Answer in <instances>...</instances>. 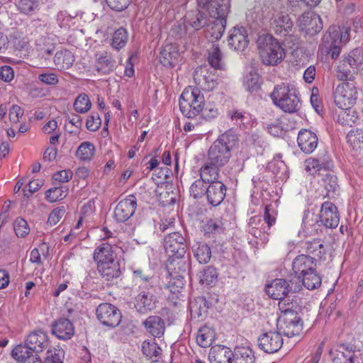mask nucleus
I'll list each match as a JSON object with an SVG mask.
<instances>
[{
    "mask_svg": "<svg viewBox=\"0 0 363 363\" xmlns=\"http://www.w3.org/2000/svg\"><path fill=\"white\" fill-rule=\"evenodd\" d=\"M164 246L169 255L167 268L170 277L167 289L169 294L167 301L174 307L180 305L182 296V235L178 232L168 234L164 238Z\"/></svg>",
    "mask_w": 363,
    "mask_h": 363,
    "instance_id": "1",
    "label": "nucleus"
},
{
    "mask_svg": "<svg viewBox=\"0 0 363 363\" xmlns=\"http://www.w3.org/2000/svg\"><path fill=\"white\" fill-rule=\"evenodd\" d=\"M203 96L200 95L197 88L188 86L183 91V115L192 118L200 111L206 120H212L219 115V111L213 104H206L203 108Z\"/></svg>",
    "mask_w": 363,
    "mask_h": 363,
    "instance_id": "2",
    "label": "nucleus"
},
{
    "mask_svg": "<svg viewBox=\"0 0 363 363\" xmlns=\"http://www.w3.org/2000/svg\"><path fill=\"white\" fill-rule=\"evenodd\" d=\"M238 142L237 135L231 131L220 135L210 147L208 152L209 163L224 166L231 157V150Z\"/></svg>",
    "mask_w": 363,
    "mask_h": 363,
    "instance_id": "3",
    "label": "nucleus"
},
{
    "mask_svg": "<svg viewBox=\"0 0 363 363\" xmlns=\"http://www.w3.org/2000/svg\"><path fill=\"white\" fill-rule=\"evenodd\" d=\"M257 44L259 58L264 65L276 66L284 60V49L272 35L259 36Z\"/></svg>",
    "mask_w": 363,
    "mask_h": 363,
    "instance_id": "4",
    "label": "nucleus"
},
{
    "mask_svg": "<svg viewBox=\"0 0 363 363\" xmlns=\"http://www.w3.org/2000/svg\"><path fill=\"white\" fill-rule=\"evenodd\" d=\"M271 98L274 104L285 112H296L301 106L296 89L284 83L274 87Z\"/></svg>",
    "mask_w": 363,
    "mask_h": 363,
    "instance_id": "5",
    "label": "nucleus"
},
{
    "mask_svg": "<svg viewBox=\"0 0 363 363\" xmlns=\"http://www.w3.org/2000/svg\"><path fill=\"white\" fill-rule=\"evenodd\" d=\"M341 28L337 26H330L323 36L322 43L319 50L325 55H330L333 59H336L341 51Z\"/></svg>",
    "mask_w": 363,
    "mask_h": 363,
    "instance_id": "6",
    "label": "nucleus"
},
{
    "mask_svg": "<svg viewBox=\"0 0 363 363\" xmlns=\"http://www.w3.org/2000/svg\"><path fill=\"white\" fill-rule=\"evenodd\" d=\"M357 90L353 82L339 84L334 92L335 103L339 108L350 107L355 103Z\"/></svg>",
    "mask_w": 363,
    "mask_h": 363,
    "instance_id": "7",
    "label": "nucleus"
},
{
    "mask_svg": "<svg viewBox=\"0 0 363 363\" xmlns=\"http://www.w3.org/2000/svg\"><path fill=\"white\" fill-rule=\"evenodd\" d=\"M96 314L101 323L108 328L118 326L122 318L120 310L108 303H101L96 308Z\"/></svg>",
    "mask_w": 363,
    "mask_h": 363,
    "instance_id": "8",
    "label": "nucleus"
},
{
    "mask_svg": "<svg viewBox=\"0 0 363 363\" xmlns=\"http://www.w3.org/2000/svg\"><path fill=\"white\" fill-rule=\"evenodd\" d=\"M357 51H360V48L353 50L339 62L337 67V77L340 80H350L353 74L359 72L361 63L355 62L357 57L354 56Z\"/></svg>",
    "mask_w": 363,
    "mask_h": 363,
    "instance_id": "9",
    "label": "nucleus"
},
{
    "mask_svg": "<svg viewBox=\"0 0 363 363\" xmlns=\"http://www.w3.org/2000/svg\"><path fill=\"white\" fill-rule=\"evenodd\" d=\"M294 282L289 283L282 279H277L266 286V293L273 299L281 300L286 296L289 292L299 290V286H293Z\"/></svg>",
    "mask_w": 363,
    "mask_h": 363,
    "instance_id": "10",
    "label": "nucleus"
},
{
    "mask_svg": "<svg viewBox=\"0 0 363 363\" xmlns=\"http://www.w3.org/2000/svg\"><path fill=\"white\" fill-rule=\"evenodd\" d=\"M260 350L266 353L278 352L283 345V338L278 331H269L261 335L257 340Z\"/></svg>",
    "mask_w": 363,
    "mask_h": 363,
    "instance_id": "11",
    "label": "nucleus"
},
{
    "mask_svg": "<svg viewBox=\"0 0 363 363\" xmlns=\"http://www.w3.org/2000/svg\"><path fill=\"white\" fill-rule=\"evenodd\" d=\"M194 82L205 91H212L218 84V77L206 67H198L193 74Z\"/></svg>",
    "mask_w": 363,
    "mask_h": 363,
    "instance_id": "12",
    "label": "nucleus"
},
{
    "mask_svg": "<svg viewBox=\"0 0 363 363\" xmlns=\"http://www.w3.org/2000/svg\"><path fill=\"white\" fill-rule=\"evenodd\" d=\"M137 208L136 197L131 194L121 200L114 209V218L118 222H125L130 218Z\"/></svg>",
    "mask_w": 363,
    "mask_h": 363,
    "instance_id": "13",
    "label": "nucleus"
},
{
    "mask_svg": "<svg viewBox=\"0 0 363 363\" xmlns=\"http://www.w3.org/2000/svg\"><path fill=\"white\" fill-rule=\"evenodd\" d=\"M247 30L242 26H236L229 32L228 37V46L238 52L244 51L249 44Z\"/></svg>",
    "mask_w": 363,
    "mask_h": 363,
    "instance_id": "14",
    "label": "nucleus"
},
{
    "mask_svg": "<svg viewBox=\"0 0 363 363\" xmlns=\"http://www.w3.org/2000/svg\"><path fill=\"white\" fill-rule=\"evenodd\" d=\"M340 220L337 207L331 202L325 201L322 204L320 211V221L328 228H335Z\"/></svg>",
    "mask_w": 363,
    "mask_h": 363,
    "instance_id": "15",
    "label": "nucleus"
},
{
    "mask_svg": "<svg viewBox=\"0 0 363 363\" xmlns=\"http://www.w3.org/2000/svg\"><path fill=\"white\" fill-rule=\"evenodd\" d=\"M26 344L33 352L40 353L49 347L50 342L44 331L37 330L31 332L27 336Z\"/></svg>",
    "mask_w": 363,
    "mask_h": 363,
    "instance_id": "16",
    "label": "nucleus"
},
{
    "mask_svg": "<svg viewBox=\"0 0 363 363\" xmlns=\"http://www.w3.org/2000/svg\"><path fill=\"white\" fill-rule=\"evenodd\" d=\"M179 47L177 44L166 45L160 52V63L168 67H173L179 62Z\"/></svg>",
    "mask_w": 363,
    "mask_h": 363,
    "instance_id": "17",
    "label": "nucleus"
},
{
    "mask_svg": "<svg viewBox=\"0 0 363 363\" xmlns=\"http://www.w3.org/2000/svg\"><path fill=\"white\" fill-rule=\"evenodd\" d=\"M333 363H354L357 357V351L350 345H339L335 350L330 351Z\"/></svg>",
    "mask_w": 363,
    "mask_h": 363,
    "instance_id": "18",
    "label": "nucleus"
},
{
    "mask_svg": "<svg viewBox=\"0 0 363 363\" xmlns=\"http://www.w3.org/2000/svg\"><path fill=\"white\" fill-rule=\"evenodd\" d=\"M233 352L230 347L216 345L209 350L208 360L211 363H233Z\"/></svg>",
    "mask_w": 363,
    "mask_h": 363,
    "instance_id": "19",
    "label": "nucleus"
},
{
    "mask_svg": "<svg viewBox=\"0 0 363 363\" xmlns=\"http://www.w3.org/2000/svg\"><path fill=\"white\" fill-rule=\"evenodd\" d=\"M205 191L208 201L213 206H218L225 196V186L220 181L209 183Z\"/></svg>",
    "mask_w": 363,
    "mask_h": 363,
    "instance_id": "20",
    "label": "nucleus"
},
{
    "mask_svg": "<svg viewBox=\"0 0 363 363\" xmlns=\"http://www.w3.org/2000/svg\"><path fill=\"white\" fill-rule=\"evenodd\" d=\"M52 333L59 339L69 340L74 335V328L68 318H60L52 324Z\"/></svg>",
    "mask_w": 363,
    "mask_h": 363,
    "instance_id": "21",
    "label": "nucleus"
},
{
    "mask_svg": "<svg viewBox=\"0 0 363 363\" xmlns=\"http://www.w3.org/2000/svg\"><path fill=\"white\" fill-rule=\"evenodd\" d=\"M297 143L303 152L310 154L317 147L318 138L313 132L308 130H302L298 135Z\"/></svg>",
    "mask_w": 363,
    "mask_h": 363,
    "instance_id": "22",
    "label": "nucleus"
},
{
    "mask_svg": "<svg viewBox=\"0 0 363 363\" xmlns=\"http://www.w3.org/2000/svg\"><path fill=\"white\" fill-rule=\"evenodd\" d=\"M95 67L98 72L104 74L112 72L116 68V62L111 54L107 51L96 52Z\"/></svg>",
    "mask_w": 363,
    "mask_h": 363,
    "instance_id": "23",
    "label": "nucleus"
},
{
    "mask_svg": "<svg viewBox=\"0 0 363 363\" xmlns=\"http://www.w3.org/2000/svg\"><path fill=\"white\" fill-rule=\"evenodd\" d=\"M316 266L315 257L309 255H301L297 256L293 261V271L300 279L304 273L315 270Z\"/></svg>",
    "mask_w": 363,
    "mask_h": 363,
    "instance_id": "24",
    "label": "nucleus"
},
{
    "mask_svg": "<svg viewBox=\"0 0 363 363\" xmlns=\"http://www.w3.org/2000/svg\"><path fill=\"white\" fill-rule=\"evenodd\" d=\"M210 16L216 19H226L230 11L229 0H211L206 9Z\"/></svg>",
    "mask_w": 363,
    "mask_h": 363,
    "instance_id": "25",
    "label": "nucleus"
},
{
    "mask_svg": "<svg viewBox=\"0 0 363 363\" xmlns=\"http://www.w3.org/2000/svg\"><path fill=\"white\" fill-rule=\"evenodd\" d=\"M146 330L154 337H161L165 331L164 320L158 315H150L143 323Z\"/></svg>",
    "mask_w": 363,
    "mask_h": 363,
    "instance_id": "26",
    "label": "nucleus"
},
{
    "mask_svg": "<svg viewBox=\"0 0 363 363\" xmlns=\"http://www.w3.org/2000/svg\"><path fill=\"white\" fill-rule=\"evenodd\" d=\"M97 269L101 276L106 281L118 278L121 274V265L116 259L99 264L97 265Z\"/></svg>",
    "mask_w": 363,
    "mask_h": 363,
    "instance_id": "27",
    "label": "nucleus"
},
{
    "mask_svg": "<svg viewBox=\"0 0 363 363\" xmlns=\"http://www.w3.org/2000/svg\"><path fill=\"white\" fill-rule=\"evenodd\" d=\"M93 259L97 265L104 262L115 260L113 245L108 242H103L98 246L94 252Z\"/></svg>",
    "mask_w": 363,
    "mask_h": 363,
    "instance_id": "28",
    "label": "nucleus"
},
{
    "mask_svg": "<svg viewBox=\"0 0 363 363\" xmlns=\"http://www.w3.org/2000/svg\"><path fill=\"white\" fill-rule=\"evenodd\" d=\"M207 62L215 69H225L226 64L224 56L218 45L213 44L208 50Z\"/></svg>",
    "mask_w": 363,
    "mask_h": 363,
    "instance_id": "29",
    "label": "nucleus"
},
{
    "mask_svg": "<svg viewBox=\"0 0 363 363\" xmlns=\"http://www.w3.org/2000/svg\"><path fill=\"white\" fill-rule=\"evenodd\" d=\"M208 18L199 10L187 11L184 16V23L194 30H199L208 24Z\"/></svg>",
    "mask_w": 363,
    "mask_h": 363,
    "instance_id": "30",
    "label": "nucleus"
},
{
    "mask_svg": "<svg viewBox=\"0 0 363 363\" xmlns=\"http://www.w3.org/2000/svg\"><path fill=\"white\" fill-rule=\"evenodd\" d=\"M53 62L57 69H68L72 66L74 62V56L68 50H61L55 53L53 57Z\"/></svg>",
    "mask_w": 363,
    "mask_h": 363,
    "instance_id": "31",
    "label": "nucleus"
},
{
    "mask_svg": "<svg viewBox=\"0 0 363 363\" xmlns=\"http://www.w3.org/2000/svg\"><path fill=\"white\" fill-rule=\"evenodd\" d=\"M189 308L192 318H202L208 312V305L204 297L198 296L190 301Z\"/></svg>",
    "mask_w": 363,
    "mask_h": 363,
    "instance_id": "32",
    "label": "nucleus"
},
{
    "mask_svg": "<svg viewBox=\"0 0 363 363\" xmlns=\"http://www.w3.org/2000/svg\"><path fill=\"white\" fill-rule=\"evenodd\" d=\"M301 26L303 28L312 29L313 32L319 33L323 28V23L318 15L311 13H304L300 18Z\"/></svg>",
    "mask_w": 363,
    "mask_h": 363,
    "instance_id": "33",
    "label": "nucleus"
},
{
    "mask_svg": "<svg viewBox=\"0 0 363 363\" xmlns=\"http://www.w3.org/2000/svg\"><path fill=\"white\" fill-rule=\"evenodd\" d=\"M272 27L277 34L286 35L293 27V22L288 15L279 14L272 23Z\"/></svg>",
    "mask_w": 363,
    "mask_h": 363,
    "instance_id": "34",
    "label": "nucleus"
},
{
    "mask_svg": "<svg viewBox=\"0 0 363 363\" xmlns=\"http://www.w3.org/2000/svg\"><path fill=\"white\" fill-rule=\"evenodd\" d=\"M226 19H215L214 22L208 25L205 30V36L210 41L219 40L225 30Z\"/></svg>",
    "mask_w": 363,
    "mask_h": 363,
    "instance_id": "35",
    "label": "nucleus"
},
{
    "mask_svg": "<svg viewBox=\"0 0 363 363\" xmlns=\"http://www.w3.org/2000/svg\"><path fill=\"white\" fill-rule=\"evenodd\" d=\"M277 325L286 336L294 337L299 335L302 330L303 321L302 319H296L294 321H281L277 322Z\"/></svg>",
    "mask_w": 363,
    "mask_h": 363,
    "instance_id": "36",
    "label": "nucleus"
},
{
    "mask_svg": "<svg viewBox=\"0 0 363 363\" xmlns=\"http://www.w3.org/2000/svg\"><path fill=\"white\" fill-rule=\"evenodd\" d=\"M215 338V330L208 325H204L198 331L196 342L200 347H208L211 345Z\"/></svg>",
    "mask_w": 363,
    "mask_h": 363,
    "instance_id": "37",
    "label": "nucleus"
},
{
    "mask_svg": "<svg viewBox=\"0 0 363 363\" xmlns=\"http://www.w3.org/2000/svg\"><path fill=\"white\" fill-rule=\"evenodd\" d=\"M220 165H214L209 163L207 160L205 164L201 168V178L206 183L218 181L219 167Z\"/></svg>",
    "mask_w": 363,
    "mask_h": 363,
    "instance_id": "38",
    "label": "nucleus"
},
{
    "mask_svg": "<svg viewBox=\"0 0 363 363\" xmlns=\"http://www.w3.org/2000/svg\"><path fill=\"white\" fill-rule=\"evenodd\" d=\"M41 0H15L18 11L26 15H33L40 9Z\"/></svg>",
    "mask_w": 363,
    "mask_h": 363,
    "instance_id": "39",
    "label": "nucleus"
},
{
    "mask_svg": "<svg viewBox=\"0 0 363 363\" xmlns=\"http://www.w3.org/2000/svg\"><path fill=\"white\" fill-rule=\"evenodd\" d=\"M337 114V122L343 126L352 127L357 119V116L354 111L351 110L350 107L340 108Z\"/></svg>",
    "mask_w": 363,
    "mask_h": 363,
    "instance_id": "40",
    "label": "nucleus"
},
{
    "mask_svg": "<svg viewBox=\"0 0 363 363\" xmlns=\"http://www.w3.org/2000/svg\"><path fill=\"white\" fill-rule=\"evenodd\" d=\"M347 142L354 150L363 148V128L352 129L347 135Z\"/></svg>",
    "mask_w": 363,
    "mask_h": 363,
    "instance_id": "41",
    "label": "nucleus"
},
{
    "mask_svg": "<svg viewBox=\"0 0 363 363\" xmlns=\"http://www.w3.org/2000/svg\"><path fill=\"white\" fill-rule=\"evenodd\" d=\"M228 116L240 128L246 129L251 125V117L248 113L238 110L228 112Z\"/></svg>",
    "mask_w": 363,
    "mask_h": 363,
    "instance_id": "42",
    "label": "nucleus"
},
{
    "mask_svg": "<svg viewBox=\"0 0 363 363\" xmlns=\"http://www.w3.org/2000/svg\"><path fill=\"white\" fill-rule=\"evenodd\" d=\"M234 363H255V356L252 351L247 347L238 348L233 357Z\"/></svg>",
    "mask_w": 363,
    "mask_h": 363,
    "instance_id": "43",
    "label": "nucleus"
},
{
    "mask_svg": "<svg viewBox=\"0 0 363 363\" xmlns=\"http://www.w3.org/2000/svg\"><path fill=\"white\" fill-rule=\"evenodd\" d=\"M306 252L318 258H321L325 254L324 245L318 239H313L304 243Z\"/></svg>",
    "mask_w": 363,
    "mask_h": 363,
    "instance_id": "44",
    "label": "nucleus"
},
{
    "mask_svg": "<svg viewBox=\"0 0 363 363\" xmlns=\"http://www.w3.org/2000/svg\"><path fill=\"white\" fill-rule=\"evenodd\" d=\"M301 277L303 285L309 290L317 289L321 284V278L315 269L304 273Z\"/></svg>",
    "mask_w": 363,
    "mask_h": 363,
    "instance_id": "45",
    "label": "nucleus"
},
{
    "mask_svg": "<svg viewBox=\"0 0 363 363\" xmlns=\"http://www.w3.org/2000/svg\"><path fill=\"white\" fill-rule=\"evenodd\" d=\"M218 279V273L214 267H207L199 276V282L201 284L206 286H211L216 284Z\"/></svg>",
    "mask_w": 363,
    "mask_h": 363,
    "instance_id": "46",
    "label": "nucleus"
},
{
    "mask_svg": "<svg viewBox=\"0 0 363 363\" xmlns=\"http://www.w3.org/2000/svg\"><path fill=\"white\" fill-rule=\"evenodd\" d=\"M135 306L138 311L142 313L152 310L154 308L152 296L145 293L138 294L135 298Z\"/></svg>",
    "mask_w": 363,
    "mask_h": 363,
    "instance_id": "47",
    "label": "nucleus"
},
{
    "mask_svg": "<svg viewBox=\"0 0 363 363\" xmlns=\"http://www.w3.org/2000/svg\"><path fill=\"white\" fill-rule=\"evenodd\" d=\"M95 152V146L90 142H83L76 152L77 157L82 161H90Z\"/></svg>",
    "mask_w": 363,
    "mask_h": 363,
    "instance_id": "48",
    "label": "nucleus"
},
{
    "mask_svg": "<svg viewBox=\"0 0 363 363\" xmlns=\"http://www.w3.org/2000/svg\"><path fill=\"white\" fill-rule=\"evenodd\" d=\"M142 351L144 355L152 359L158 357L162 352V349L155 342V340H145L142 344Z\"/></svg>",
    "mask_w": 363,
    "mask_h": 363,
    "instance_id": "49",
    "label": "nucleus"
},
{
    "mask_svg": "<svg viewBox=\"0 0 363 363\" xmlns=\"http://www.w3.org/2000/svg\"><path fill=\"white\" fill-rule=\"evenodd\" d=\"M128 38V35L127 30L123 28H118L113 34L111 40L112 48L119 50L126 45Z\"/></svg>",
    "mask_w": 363,
    "mask_h": 363,
    "instance_id": "50",
    "label": "nucleus"
},
{
    "mask_svg": "<svg viewBox=\"0 0 363 363\" xmlns=\"http://www.w3.org/2000/svg\"><path fill=\"white\" fill-rule=\"evenodd\" d=\"M33 352L28 347V345L25 343V345H18L11 352V356L16 361L20 363H25L27 359L33 354Z\"/></svg>",
    "mask_w": 363,
    "mask_h": 363,
    "instance_id": "51",
    "label": "nucleus"
},
{
    "mask_svg": "<svg viewBox=\"0 0 363 363\" xmlns=\"http://www.w3.org/2000/svg\"><path fill=\"white\" fill-rule=\"evenodd\" d=\"M91 107V103L89 96L85 94H79L74 103V108L79 113L88 112Z\"/></svg>",
    "mask_w": 363,
    "mask_h": 363,
    "instance_id": "52",
    "label": "nucleus"
},
{
    "mask_svg": "<svg viewBox=\"0 0 363 363\" xmlns=\"http://www.w3.org/2000/svg\"><path fill=\"white\" fill-rule=\"evenodd\" d=\"M279 309L282 313H286L292 311H301V307L296 301L291 300L289 297H285L281 299L278 303Z\"/></svg>",
    "mask_w": 363,
    "mask_h": 363,
    "instance_id": "53",
    "label": "nucleus"
},
{
    "mask_svg": "<svg viewBox=\"0 0 363 363\" xmlns=\"http://www.w3.org/2000/svg\"><path fill=\"white\" fill-rule=\"evenodd\" d=\"M195 257L201 264L208 262L211 257V250L206 244H199L195 251Z\"/></svg>",
    "mask_w": 363,
    "mask_h": 363,
    "instance_id": "54",
    "label": "nucleus"
},
{
    "mask_svg": "<svg viewBox=\"0 0 363 363\" xmlns=\"http://www.w3.org/2000/svg\"><path fill=\"white\" fill-rule=\"evenodd\" d=\"M244 86L250 92H254L259 89V76L256 72H250L244 79Z\"/></svg>",
    "mask_w": 363,
    "mask_h": 363,
    "instance_id": "55",
    "label": "nucleus"
},
{
    "mask_svg": "<svg viewBox=\"0 0 363 363\" xmlns=\"http://www.w3.org/2000/svg\"><path fill=\"white\" fill-rule=\"evenodd\" d=\"M277 218V211L272 204L267 205L264 212V220L267 224V227L262 228V231L267 232V230L275 223Z\"/></svg>",
    "mask_w": 363,
    "mask_h": 363,
    "instance_id": "56",
    "label": "nucleus"
},
{
    "mask_svg": "<svg viewBox=\"0 0 363 363\" xmlns=\"http://www.w3.org/2000/svg\"><path fill=\"white\" fill-rule=\"evenodd\" d=\"M13 229L18 238H23L30 232V228L27 221L21 217H18L14 220Z\"/></svg>",
    "mask_w": 363,
    "mask_h": 363,
    "instance_id": "57",
    "label": "nucleus"
},
{
    "mask_svg": "<svg viewBox=\"0 0 363 363\" xmlns=\"http://www.w3.org/2000/svg\"><path fill=\"white\" fill-rule=\"evenodd\" d=\"M322 185L327 191L328 196L330 193H335L339 187L337 182V177L330 174H326L323 178Z\"/></svg>",
    "mask_w": 363,
    "mask_h": 363,
    "instance_id": "58",
    "label": "nucleus"
},
{
    "mask_svg": "<svg viewBox=\"0 0 363 363\" xmlns=\"http://www.w3.org/2000/svg\"><path fill=\"white\" fill-rule=\"evenodd\" d=\"M205 182L201 178L196 180L191 186L189 192L190 195L194 199L201 197L205 194L206 186Z\"/></svg>",
    "mask_w": 363,
    "mask_h": 363,
    "instance_id": "59",
    "label": "nucleus"
},
{
    "mask_svg": "<svg viewBox=\"0 0 363 363\" xmlns=\"http://www.w3.org/2000/svg\"><path fill=\"white\" fill-rule=\"evenodd\" d=\"M65 213V206L55 208L49 215L47 223L51 226L56 225Z\"/></svg>",
    "mask_w": 363,
    "mask_h": 363,
    "instance_id": "60",
    "label": "nucleus"
},
{
    "mask_svg": "<svg viewBox=\"0 0 363 363\" xmlns=\"http://www.w3.org/2000/svg\"><path fill=\"white\" fill-rule=\"evenodd\" d=\"M101 123V120L99 116L98 113H93L92 115L89 116L86 122V127L88 130L91 131H96L97 130Z\"/></svg>",
    "mask_w": 363,
    "mask_h": 363,
    "instance_id": "61",
    "label": "nucleus"
},
{
    "mask_svg": "<svg viewBox=\"0 0 363 363\" xmlns=\"http://www.w3.org/2000/svg\"><path fill=\"white\" fill-rule=\"evenodd\" d=\"M38 79L47 85H56L59 82V79L55 73H42L38 75Z\"/></svg>",
    "mask_w": 363,
    "mask_h": 363,
    "instance_id": "62",
    "label": "nucleus"
},
{
    "mask_svg": "<svg viewBox=\"0 0 363 363\" xmlns=\"http://www.w3.org/2000/svg\"><path fill=\"white\" fill-rule=\"evenodd\" d=\"M131 0H106L108 6L116 11H121L125 9Z\"/></svg>",
    "mask_w": 363,
    "mask_h": 363,
    "instance_id": "63",
    "label": "nucleus"
},
{
    "mask_svg": "<svg viewBox=\"0 0 363 363\" xmlns=\"http://www.w3.org/2000/svg\"><path fill=\"white\" fill-rule=\"evenodd\" d=\"M44 363H63L61 359L60 355L57 352V350L53 348L48 350L46 353V357Z\"/></svg>",
    "mask_w": 363,
    "mask_h": 363,
    "instance_id": "64",
    "label": "nucleus"
}]
</instances>
